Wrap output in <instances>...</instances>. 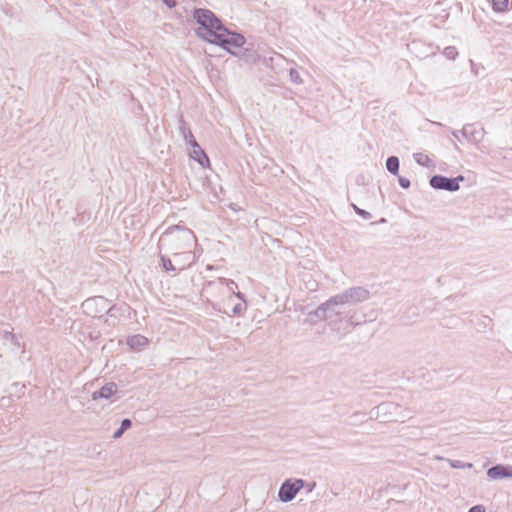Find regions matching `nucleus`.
<instances>
[{"instance_id": "f257e3e1", "label": "nucleus", "mask_w": 512, "mask_h": 512, "mask_svg": "<svg viewBox=\"0 0 512 512\" xmlns=\"http://www.w3.org/2000/svg\"><path fill=\"white\" fill-rule=\"evenodd\" d=\"M194 18L200 27L197 34L203 39L220 45L228 51L241 47L245 39L242 35L228 31L212 12L205 9H197Z\"/></svg>"}, {"instance_id": "ddd939ff", "label": "nucleus", "mask_w": 512, "mask_h": 512, "mask_svg": "<svg viewBox=\"0 0 512 512\" xmlns=\"http://www.w3.org/2000/svg\"><path fill=\"white\" fill-rule=\"evenodd\" d=\"M163 2L169 7H174L176 4L175 0H163Z\"/></svg>"}, {"instance_id": "7ed1b4c3", "label": "nucleus", "mask_w": 512, "mask_h": 512, "mask_svg": "<svg viewBox=\"0 0 512 512\" xmlns=\"http://www.w3.org/2000/svg\"><path fill=\"white\" fill-rule=\"evenodd\" d=\"M302 487V480L286 481L279 490V498L284 502L290 501Z\"/></svg>"}, {"instance_id": "2eb2a0df", "label": "nucleus", "mask_w": 512, "mask_h": 512, "mask_svg": "<svg viewBox=\"0 0 512 512\" xmlns=\"http://www.w3.org/2000/svg\"><path fill=\"white\" fill-rule=\"evenodd\" d=\"M402 187H406L405 181H402Z\"/></svg>"}, {"instance_id": "9b49d317", "label": "nucleus", "mask_w": 512, "mask_h": 512, "mask_svg": "<svg viewBox=\"0 0 512 512\" xmlns=\"http://www.w3.org/2000/svg\"><path fill=\"white\" fill-rule=\"evenodd\" d=\"M131 426V421L129 419H124L121 423V428L114 434L115 438H119L123 432Z\"/></svg>"}, {"instance_id": "9d476101", "label": "nucleus", "mask_w": 512, "mask_h": 512, "mask_svg": "<svg viewBox=\"0 0 512 512\" xmlns=\"http://www.w3.org/2000/svg\"><path fill=\"white\" fill-rule=\"evenodd\" d=\"M415 158H416V161H417L420 165H423V166H430V165L432 164L431 159H430V158H429V156H428V155H426V154H423V153L416 154Z\"/></svg>"}, {"instance_id": "4468645a", "label": "nucleus", "mask_w": 512, "mask_h": 512, "mask_svg": "<svg viewBox=\"0 0 512 512\" xmlns=\"http://www.w3.org/2000/svg\"><path fill=\"white\" fill-rule=\"evenodd\" d=\"M402 187H406L405 181H402Z\"/></svg>"}, {"instance_id": "0eeeda50", "label": "nucleus", "mask_w": 512, "mask_h": 512, "mask_svg": "<svg viewBox=\"0 0 512 512\" xmlns=\"http://www.w3.org/2000/svg\"><path fill=\"white\" fill-rule=\"evenodd\" d=\"M128 343L133 348H140L147 344V339L143 336L136 335V336L131 337L129 339Z\"/></svg>"}, {"instance_id": "20e7f679", "label": "nucleus", "mask_w": 512, "mask_h": 512, "mask_svg": "<svg viewBox=\"0 0 512 512\" xmlns=\"http://www.w3.org/2000/svg\"><path fill=\"white\" fill-rule=\"evenodd\" d=\"M487 474L491 479L512 477V468L497 465L495 467L490 468Z\"/></svg>"}, {"instance_id": "6e6552de", "label": "nucleus", "mask_w": 512, "mask_h": 512, "mask_svg": "<svg viewBox=\"0 0 512 512\" xmlns=\"http://www.w3.org/2000/svg\"><path fill=\"white\" fill-rule=\"evenodd\" d=\"M386 167L391 173L396 174L399 169L398 158L395 156L389 157L386 162Z\"/></svg>"}, {"instance_id": "423d86ee", "label": "nucleus", "mask_w": 512, "mask_h": 512, "mask_svg": "<svg viewBox=\"0 0 512 512\" xmlns=\"http://www.w3.org/2000/svg\"><path fill=\"white\" fill-rule=\"evenodd\" d=\"M117 391V387L114 383H109L103 386L99 391L93 393V399L98 398H109L114 395Z\"/></svg>"}, {"instance_id": "39448f33", "label": "nucleus", "mask_w": 512, "mask_h": 512, "mask_svg": "<svg viewBox=\"0 0 512 512\" xmlns=\"http://www.w3.org/2000/svg\"><path fill=\"white\" fill-rule=\"evenodd\" d=\"M191 157L195 159L201 166L209 167L210 161L205 152L200 148L197 143L193 144Z\"/></svg>"}, {"instance_id": "1a4fd4ad", "label": "nucleus", "mask_w": 512, "mask_h": 512, "mask_svg": "<svg viewBox=\"0 0 512 512\" xmlns=\"http://www.w3.org/2000/svg\"><path fill=\"white\" fill-rule=\"evenodd\" d=\"M493 9L497 12L508 10L509 0H492Z\"/></svg>"}, {"instance_id": "f03ea898", "label": "nucleus", "mask_w": 512, "mask_h": 512, "mask_svg": "<svg viewBox=\"0 0 512 512\" xmlns=\"http://www.w3.org/2000/svg\"><path fill=\"white\" fill-rule=\"evenodd\" d=\"M463 179L464 178L462 176L450 179V178L436 175L431 178L430 185L435 189L456 191L459 189V181H463Z\"/></svg>"}, {"instance_id": "f8f14e48", "label": "nucleus", "mask_w": 512, "mask_h": 512, "mask_svg": "<svg viewBox=\"0 0 512 512\" xmlns=\"http://www.w3.org/2000/svg\"><path fill=\"white\" fill-rule=\"evenodd\" d=\"M469 512H485V508L481 505L472 507Z\"/></svg>"}]
</instances>
